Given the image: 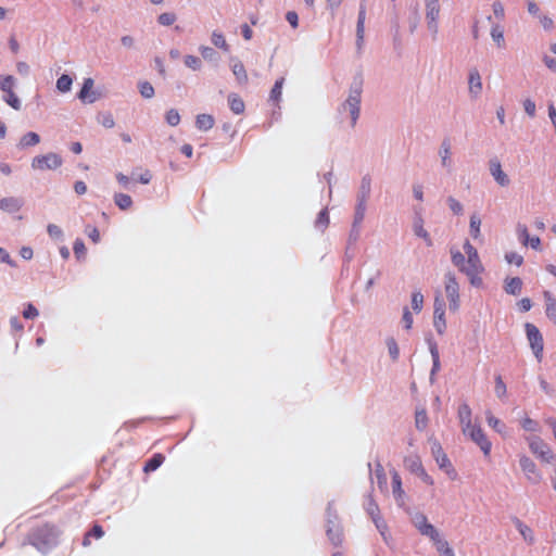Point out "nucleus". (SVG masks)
Here are the masks:
<instances>
[{
  "label": "nucleus",
  "mask_w": 556,
  "mask_h": 556,
  "mask_svg": "<svg viewBox=\"0 0 556 556\" xmlns=\"http://www.w3.org/2000/svg\"><path fill=\"white\" fill-rule=\"evenodd\" d=\"M464 251L465 254L452 249V263L468 277L471 286L479 288L483 285L482 274L484 273V266L477 249L468 240L464 243Z\"/></svg>",
  "instance_id": "obj_1"
},
{
  "label": "nucleus",
  "mask_w": 556,
  "mask_h": 556,
  "mask_svg": "<svg viewBox=\"0 0 556 556\" xmlns=\"http://www.w3.org/2000/svg\"><path fill=\"white\" fill-rule=\"evenodd\" d=\"M61 535V530L52 523H43L31 529L27 540L37 551L42 554L54 548Z\"/></svg>",
  "instance_id": "obj_2"
},
{
  "label": "nucleus",
  "mask_w": 556,
  "mask_h": 556,
  "mask_svg": "<svg viewBox=\"0 0 556 556\" xmlns=\"http://www.w3.org/2000/svg\"><path fill=\"white\" fill-rule=\"evenodd\" d=\"M444 290L448 300V307L452 312H457L460 306L459 285L453 273L448 271L444 276Z\"/></svg>",
  "instance_id": "obj_3"
},
{
  "label": "nucleus",
  "mask_w": 556,
  "mask_h": 556,
  "mask_svg": "<svg viewBox=\"0 0 556 556\" xmlns=\"http://www.w3.org/2000/svg\"><path fill=\"white\" fill-rule=\"evenodd\" d=\"M362 96V81H356L351 88V92L346 101L342 104L343 110H348L352 117V126L354 127L359 116Z\"/></svg>",
  "instance_id": "obj_4"
},
{
  "label": "nucleus",
  "mask_w": 556,
  "mask_h": 556,
  "mask_svg": "<svg viewBox=\"0 0 556 556\" xmlns=\"http://www.w3.org/2000/svg\"><path fill=\"white\" fill-rule=\"evenodd\" d=\"M529 448L534 456L541 462L551 464L555 456L549 445L545 443L540 437H531L528 439Z\"/></svg>",
  "instance_id": "obj_5"
},
{
  "label": "nucleus",
  "mask_w": 556,
  "mask_h": 556,
  "mask_svg": "<svg viewBox=\"0 0 556 556\" xmlns=\"http://www.w3.org/2000/svg\"><path fill=\"white\" fill-rule=\"evenodd\" d=\"M526 333L528 341L530 343V346L533 351V354L538 362H541L543 358V350H544V343H543V337L539 330V328L530 323H527L526 326Z\"/></svg>",
  "instance_id": "obj_6"
},
{
  "label": "nucleus",
  "mask_w": 556,
  "mask_h": 556,
  "mask_svg": "<svg viewBox=\"0 0 556 556\" xmlns=\"http://www.w3.org/2000/svg\"><path fill=\"white\" fill-rule=\"evenodd\" d=\"M62 165V159L56 153H48L45 155H38L33 159L31 167L34 169L46 170L56 169Z\"/></svg>",
  "instance_id": "obj_7"
},
{
  "label": "nucleus",
  "mask_w": 556,
  "mask_h": 556,
  "mask_svg": "<svg viewBox=\"0 0 556 556\" xmlns=\"http://www.w3.org/2000/svg\"><path fill=\"white\" fill-rule=\"evenodd\" d=\"M414 525L422 535L428 536L432 541L433 545L443 539L425 515L417 516L414 520Z\"/></svg>",
  "instance_id": "obj_8"
},
{
  "label": "nucleus",
  "mask_w": 556,
  "mask_h": 556,
  "mask_svg": "<svg viewBox=\"0 0 556 556\" xmlns=\"http://www.w3.org/2000/svg\"><path fill=\"white\" fill-rule=\"evenodd\" d=\"M431 453L441 469H443L448 476H455V469L438 441L432 442Z\"/></svg>",
  "instance_id": "obj_9"
},
{
  "label": "nucleus",
  "mask_w": 556,
  "mask_h": 556,
  "mask_svg": "<svg viewBox=\"0 0 556 556\" xmlns=\"http://www.w3.org/2000/svg\"><path fill=\"white\" fill-rule=\"evenodd\" d=\"M463 433L468 435L481 448L485 456L490 455L492 444L479 425L470 427L469 431Z\"/></svg>",
  "instance_id": "obj_10"
},
{
  "label": "nucleus",
  "mask_w": 556,
  "mask_h": 556,
  "mask_svg": "<svg viewBox=\"0 0 556 556\" xmlns=\"http://www.w3.org/2000/svg\"><path fill=\"white\" fill-rule=\"evenodd\" d=\"M426 2V20L428 28L433 33H438V18L440 15L439 0H425Z\"/></svg>",
  "instance_id": "obj_11"
},
{
  "label": "nucleus",
  "mask_w": 556,
  "mask_h": 556,
  "mask_svg": "<svg viewBox=\"0 0 556 556\" xmlns=\"http://www.w3.org/2000/svg\"><path fill=\"white\" fill-rule=\"evenodd\" d=\"M519 465L529 481L532 483H539L541 481L542 476L538 470L536 465L530 457L527 455H521L519 457Z\"/></svg>",
  "instance_id": "obj_12"
},
{
  "label": "nucleus",
  "mask_w": 556,
  "mask_h": 556,
  "mask_svg": "<svg viewBox=\"0 0 556 556\" xmlns=\"http://www.w3.org/2000/svg\"><path fill=\"white\" fill-rule=\"evenodd\" d=\"M490 173L501 187H506L509 185V178L507 174L502 169V165L497 159H492L490 161Z\"/></svg>",
  "instance_id": "obj_13"
},
{
  "label": "nucleus",
  "mask_w": 556,
  "mask_h": 556,
  "mask_svg": "<svg viewBox=\"0 0 556 556\" xmlns=\"http://www.w3.org/2000/svg\"><path fill=\"white\" fill-rule=\"evenodd\" d=\"M458 419L462 426L463 432L469 431L471 424V409L467 403L459 405L458 407Z\"/></svg>",
  "instance_id": "obj_14"
},
{
  "label": "nucleus",
  "mask_w": 556,
  "mask_h": 556,
  "mask_svg": "<svg viewBox=\"0 0 556 556\" xmlns=\"http://www.w3.org/2000/svg\"><path fill=\"white\" fill-rule=\"evenodd\" d=\"M468 85H469V92L473 97H478L482 90V81H481L480 73L477 68L470 70Z\"/></svg>",
  "instance_id": "obj_15"
},
{
  "label": "nucleus",
  "mask_w": 556,
  "mask_h": 556,
  "mask_svg": "<svg viewBox=\"0 0 556 556\" xmlns=\"http://www.w3.org/2000/svg\"><path fill=\"white\" fill-rule=\"evenodd\" d=\"M92 88H93V79L92 78H86L84 80V84H83V87L78 93V98L83 101V102H88V103H92L96 101V97L92 92Z\"/></svg>",
  "instance_id": "obj_16"
},
{
  "label": "nucleus",
  "mask_w": 556,
  "mask_h": 556,
  "mask_svg": "<svg viewBox=\"0 0 556 556\" xmlns=\"http://www.w3.org/2000/svg\"><path fill=\"white\" fill-rule=\"evenodd\" d=\"M330 523L327 528V536L334 546H339L343 541L342 527L338 523Z\"/></svg>",
  "instance_id": "obj_17"
},
{
  "label": "nucleus",
  "mask_w": 556,
  "mask_h": 556,
  "mask_svg": "<svg viewBox=\"0 0 556 556\" xmlns=\"http://www.w3.org/2000/svg\"><path fill=\"white\" fill-rule=\"evenodd\" d=\"M545 314L556 325V299L549 291H544Z\"/></svg>",
  "instance_id": "obj_18"
},
{
  "label": "nucleus",
  "mask_w": 556,
  "mask_h": 556,
  "mask_svg": "<svg viewBox=\"0 0 556 556\" xmlns=\"http://www.w3.org/2000/svg\"><path fill=\"white\" fill-rule=\"evenodd\" d=\"M22 207V201L16 198H4L0 199V210L15 213L18 212Z\"/></svg>",
  "instance_id": "obj_19"
},
{
  "label": "nucleus",
  "mask_w": 556,
  "mask_h": 556,
  "mask_svg": "<svg viewBox=\"0 0 556 556\" xmlns=\"http://www.w3.org/2000/svg\"><path fill=\"white\" fill-rule=\"evenodd\" d=\"M228 103H229L230 110L235 114H242L245 110V104H244L243 100L237 93H230L228 96Z\"/></svg>",
  "instance_id": "obj_20"
},
{
  "label": "nucleus",
  "mask_w": 556,
  "mask_h": 556,
  "mask_svg": "<svg viewBox=\"0 0 556 556\" xmlns=\"http://www.w3.org/2000/svg\"><path fill=\"white\" fill-rule=\"evenodd\" d=\"M392 493L396 501H403L405 492L402 488V480L396 471L392 472Z\"/></svg>",
  "instance_id": "obj_21"
},
{
  "label": "nucleus",
  "mask_w": 556,
  "mask_h": 556,
  "mask_svg": "<svg viewBox=\"0 0 556 556\" xmlns=\"http://www.w3.org/2000/svg\"><path fill=\"white\" fill-rule=\"evenodd\" d=\"M165 460V456L161 453L154 454L144 465L143 471L149 473L155 471Z\"/></svg>",
  "instance_id": "obj_22"
},
{
  "label": "nucleus",
  "mask_w": 556,
  "mask_h": 556,
  "mask_svg": "<svg viewBox=\"0 0 556 556\" xmlns=\"http://www.w3.org/2000/svg\"><path fill=\"white\" fill-rule=\"evenodd\" d=\"M215 124L214 117L210 114H199L197 116L195 126L200 130H210Z\"/></svg>",
  "instance_id": "obj_23"
},
{
  "label": "nucleus",
  "mask_w": 556,
  "mask_h": 556,
  "mask_svg": "<svg viewBox=\"0 0 556 556\" xmlns=\"http://www.w3.org/2000/svg\"><path fill=\"white\" fill-rule=\"evenodd\" d=\"M231 70L239 84L248 83V74L241 61H233Z\"/></svg>",
  "instance_id": "obj_24"
},
{
  "label": "nucleus",
  "mask_w": 556,
  "mask_h": 556,
  "mask_svg": "<svg viewBox=\"0 0 556 556\" xmlns=\"http://www.w3.org/2000/svg\"><path fill=\"white\" fill-rule=\"evenodd\" d=\"M104 535L103 528L100 525H94L90 531H88L84 539H83V545L85 547L89 546L91 544V539H101Z\"/></svg>",
  "instance_id": "obj_25"
},
{
  "label": "nucleus",
  "mask_w": 556,
  "mask_h": 556,
  "mask_svg": "<svg viewBox=\"0 0 556 556\" xmlns=\"http://www.w3.org/2000/svg\"><path fill=\"white\" fill-rule=\"evenodd\" d=\"M365 17H366V9L364 5H361L359 13H358V20H357V29H356L358 46H361V43L364 39Z\"/></svg>",
  "instance_id": "obj_26"
},
{
  "label": "nucleus",
  "mask_w": 556,
  "mask_h": 556,
  "mask_svg": "<svg viewBox=\"0 0 556 556\" xmlns=\"http://www.w3.org/2000/svg\"><path fill=\"white\" fill-rule=\"evenodd\" d=\"M522 281L519 277H514L506 280L505 291L509 294L517 295L521 292Z\"/></svg>",
  "instance_id": "obj_27"
},
{
  "label": "nucleus",
  "mask_w": 556,
  "mask_h": 556,
  "mask_svg": "<svg viewBox=\"0 0 556 556\" xmlns=\"http://www.w3.org/2000/svg\"><path fill=\"white\" fill-rule=\"evenodd\" d=\"M39 142H40L39 135L37 132L29 131L21 138L18 147L23 149V148L36 146Z\"/></svg>",
  "instance_id": "obj_28"
},
{
  "label": "nucleus",
  "mask_w": 556,
  "mask_h": 556,
  "mask_svg": "<svg viewBox=\"0 0 556 556\" xmlns=\"http://www.w3.org/2000/svg\"><path fill=\"white\" fill-rule=\"evenodd\" d=\"M516 527H517L519 533L521 534V536L525 539V541H527L529 544L534 543V534H533L532 529L529 526H527L526 523H523L520 520H517Z\"/></svg>",
  "instance_id": "obj_29"
},
{
  "label": "nucleus",
  "mask_w": 556,
  "mask_h": 556,
  "mask_svg": "<svg viewBox=\"0 0 556 556\" xmlns=\"http://www.w3.org/2000/svg\"><path fill=\"white\" fill-rule=\"evenodd\" d=\"M486 421L488 425L498 433L503 434L505 432V425L498 418H496L491 412L486 413Z\"/></svg>",
  "instance_id": "obj_30"
},
{
  "label": "nucleus",
  "mask_w": 556,
  "mask_h": 556,
  "mask_svg": "<svg viewBox=\"0 0 556 556\" xmlns=\"http://www.w3.org/2000/svg\"><path fill=\"white\" fill-rule=\"evenodd\" d=\"M114 202L121 210H128L132 205L130 195L125 193H116L114 195Z\"/></svg>",
  "instance_id": "obj_31"
},
{
  "label": "nucleus",
  "mask_w": 556,
  "mask_h": 556,
  "mask_svg": "<svg viewBox=\"0 0 556 556\" xmlns=\"http://www.w3.org/2000/svg\"><path fill=\"white\" fill-rule=\"evenodd\" d=\"M491 37L498 48L505 47L504 30L500 25H495L492 27Z\"/></svg>",
  "instance_id": "obj_32"
},
{
  "label": "nucleus",
  "mask_w": 556,
  "mask_h": 556,
  "mask_svg": "<svg viewBox=\"0 0 556 556\" xmlns=\"http://www.w3.org/2000/svg\"><path fill=\"white\" fill-rule=\"evenodd\" d=\"M212 42L215 47L222 49L225 52L229 51V45L227 43L224 35L219 31L212 33Z\"/></svg>",
  "instance_id": "obj_33"
},
{
  "label": "nucleus",
  "mask_w": 556,
  "mask_h": 556,
  "mask_svg": "<svg viewBox=\"0 0 556 556\" xmlns=\"http://www.w3.org/2000/svg\"><path fill=\"white\" fill-rule=\"evenodd\" d=\"M405 465L409 471L418 473L424 469L422 463L418 456H412L405 459Z\"/></svg>",
  "instance_id": "obj_34"
},
{
  "label": "nucleus",
  "mask_w": 556,
  "mask_h": 556,
  "mask_svg": "<svg viewBox=\"0 0 556 556\" xmlns=\"http://www.w3.org/2000/svg\"><path fill=\"white\" fill-rule=\"evenodd\" d=\"M365 211H366V200L363 197L356 205L355 217H354V227H356L357 225H359L363 222L364 216H365Z\"/></svg>",
  "instance_id": "obj_35"
},
{
  "label": "nucleus",
  "mask_w": 556,
  "mask_h": 556,
  "mask_svg": "<svg viewBox=\"0 0 556 556\" xmlns=\"http://www.w3.org/2000/svg\"><path fill=\"white\" fill-rule=\"evenodd\" d=\"M283 83H285V78H279L276 80L274 87L271 88V91H270V100L278 103L281 99V93H282V86H283Z\"/></svg>",
  "instance_id": "obj_36"
},
{
  "label": "nucleus",
  "mask_w": 556,
  "mask_h": 556,
  "mask_svg": "<svg viewBox=\"0 0 556 556\" xmlns=\"http://www.w3.org/2000/svg\"><path fill=\"white\" fill-rule=\"evenodd\" d=\"M494 382H495L494 391H495L496 396L498 399H504L507 394V388H506V384H505L502 376L501 375L495 376Z\"/></svg>",
  "instance_id": "obj_37"
},
{
  "label": "nucleus",
  "mask_w": 556,
  "mask_h": 556,
  "mask_svg": "<svg viewBox=\"0 0 556 556\" xmlns=\"http://www.w3.org/2000/svg\"><path fill=\"white\" fill-rule=\"evenodd\" d=\"M72 84V78L68 75L63 74L56 80V88L61 92H67L71 90Z\"/></svg>",
  "instance_id": "obj_38"
},
{
  "label": "nucleus",
  "mask_w": 556,
  "mask_h": 556,
  "mask_svg": "<svg viewBox=\"0 0 556 556\" xmlns=\"http://www.w3.org/2000/svg\"><path fill=\"white\" fill-rule=\"evenodd\" d=\"M442 165L448 166L450 164V155H451V143L448 139L443 140L440 151Z\"/></svg>",
  "instance_id": "obj_39"
},
{
  "label": "nucleus",
  "mask_w": 556,
  "mask_h": 556,
  "mask_svg": "<svg viewBox=\"0 0 556 556\" xmlns=\"http://www.w3.org/2000/svg\"><path fill=\"white\" fill-rule=\"evenodd\" d=\"M414 231H415L416 236H418L425 240V242L427 243L428 247L432 245V240L430 238V235L424 228L421 220L415 224Z\"/></svg>",
  "instance_id": "obj_40"
},
{
  "label": "nucleus",
  "mask_w": 556,
  "mask_h": 556,
  "mask_svg": "<svg viewBox=\"0 0 556 556\" xmlns=\"http://www.w3.org/2000/svg\"><path fill=\"white\" fill-rule=\"evenodd\" d=\"M424 307V295L420 291H416L412 294V308L415 313H420Z\"/></svg>",
  "instance_id": "obj_41"
},
{
  "label": "nucleus",
  "mask_w": 556,
  "mask_h": 556,
  "mask_svg": "<svg viewBox=\"0 0 556 556\" xmlns=\"http://www.w3.org/2000/svg\"><path fill=\"white\" fill-rule=\"evenodd\" d=\"M434 546L441 556H455L454 551L450 546L448 542L444 539L439 541Z\"/></svg>",
  "instance_id": "obj_42"
},
{
  "label": "nucleus",
  "mask_w": 556,
  "mask_h": 556,
  "mask_svg": "<svg viewBox=\"0 0 556 556\" xmlns=\"http://www.w3.org/2000/svg\"><path fill=\"white\" fill-rule=\"evenodd\" d=\"M14 77L11 75L0 76V89L5 93L13 91Z\"/></svg>",
  "instance_id": "obj_43"
},
{
  "label": "nucleus",
  "mask_w": 556,
  "mask_h": 556,
  "mask_svg": "<svg viewBox=\"0 0 556 556\" xmlns=\"http://www.w3.org/2000/svg\"><path fill=\"white\" fill-rule=\"evenodd\" d=\"M366 511L371 517V519L380 517V509L371 496L368 497L366 503Z\"/></svg>",
  "instance_id": "obj_44"
},
{
  "label": "nucleus",
  "mask_w": 556,
  "mask_h": 556,
  "mask_svg": "<svg viewBox=\"0 0 556 556\" xmlns=\"http://www.w3.org/2000/svg\"><path fill=\"white\" fill-rule=\"evenodd\" d=\"M386 343H387L388 351H389V354H390L391 358L393 361H396L399 358V355H400V349H399V345H397L395 339L394 338H388Z\"/></svg>",
  "instance_id": "obj_45"
},
{
  "label": "nucleus",
  "mask_w": 556,
  "mask_h": 556,
  "mask_svg": "<svg viewBox=\"0 0 556 556\" xmlns=\"http://www.w3.org/2000/svg\"><path fill=\"white\" fill-rule=\"evenodd\" d=\"M140 94L146 99H151L154 96V88L149 81L139 84Z\"/></svg>",
  "instance_id": "obj_46"
},
{
  "label": "nucleus",
  "mask_w": 556,
  "mask_h": 556,
  "mask_svg": "<svg viewBox=\"0 0 556 556\" xmlns=\"http://www.w3.org/2000/svg\"><path fill=\"white\" fill-rule=\"evenodd\" d=\"M445 304L441 296L437 295L434 299V311L433 317H444L445 316Z\"/></svg>",
  "instance_id": "obj_47"
},
{
  "label": "nucleus",
  "mask_w": 556,
  "mask_h": 556,
  "mask_svg": "<svg viewBox=\"0 0 556 556\" xmlns=\"http://www.w3.org/2000/svg\"><path fill=\"white\" fill-rule=\"evenodd\" d=\"M4 101L14 110L21 109V101L14 91L5 92Z\"/></svg>",
  "instance_id": "obj_48"
},
{
  "label": "nucleus",
  "mask_w": 556,
  "mask_h": 556,
  "mask_svg": "<svg viewBox=\"0 0 556 556\" xmlns=\"http://www.w3.org/2000/svg\"><path fill=\"white\" fill-rule=\"evenodd\" d=\"M176 14L172 12H165L159 15L157 21L163 26H170L176 21Z\"/></svg>",
  "instance_id": "obj_49"
},
{
  "label": "nucleus",
  "mask_w": 556,
  "mask_h": 556,
  "mask_svg": "<svg viewBox=\"0 0 556 556\" xmlns=\"http://www.w3.org/2000/svg\"><path fill=\"white\" fill-rule=\"evenodd\" d=\"M517 233H518V238H519L520 242L525 247H527L528 243H529V239H530L527 226L522 225V224H518V226H517Z\"/></svg>",
  "instance_id": "obj_50"
},
{
  "label": "nucleus",
  "mask_w": 556,
  "mask_h": 556,
  "mask_svg": "<svg viewBox=\"0 0 556 556\" xmlns=\"http://www.w3.org/2000/svg\"><path fill=\"white\" fill-rule=\"evenodd\" d=\"M185 64L187 67L193 70V71H198L201 68V60L195 56V55H186L185 56Z\"/></svg>",
  "instance_id": "obj_51"
},
{
  "label": "nucleus",
  "mask_w": 556,
  "mask_h": 556,
  "mask_svg": "<svg viewBox=\"0 0 556 556\" xmlns=\"http://www.w3.org/2000/svg\"><path fill=\"white\" fill-rule=\"evenodd\" d=\"M166 122L170 126H177L180 122V115L177 110L170 109L165 115Z\"/></svg>",
  "instance_id": "obj_52"
},
{
  "label": "nucleus",
  "mask_w": 556,
  "mask_h": 556,
  "mask_svg": "<svg viewBox=\"0 0 556 556\" xmlns=\"http://www.w3.org/2000/svg\"><path fill=\"white\" fill-rule=\"evenodd\" d=\"M329 225V214L326 208L321 210L316 219V226L325 229Z\"/></svg>",
  "instance_id": "obj_53"
},
{
  "label": "nucleus",
  "mask_w": 556,
  "mask_h": 556,
  "mask_svg": "<svg viewBox=\"0 0 556 556\" xmlns=\"http://www.w3.org/2000/svg\"><path fill=\"white\" fill-rule=\"evenodd\" d=\"M481 220L477 215L470 217V233L473 238H478L480 235Z\"/></svg>",
  "instance_id": "obj_54"
},
{
  "label": "nucleus",
  "mask_w": 556,
  "mask_h": 556,
  "mask_svg": "<svg viewBox=\"0 0 556 556\" xmlns=\"http://www.w3.org/2000/svg\"><path fill=\"white\" fill-rule=\"evenodd\" d=\"M521 427L526 431H531V432H536L539 430V424L535 420L531 419L530 417H525L521 420Z\"/></svg>",
  "instance_id": "obj_55"
},
{
  "label": "nucleus",
  "mask_w": 556,
  "mask_h": 556,
  "mask_svg": "<svg viewBox=\"0 0 556 556\" xmlns=\"http://www.w3.org/2000/svg\"><path fill=\"white\" fill-rule=\"evenodd\" d=\"M372 521L376 525L379 532L381 533L383 540L387 541L388 540V538H387L388 526H387L386 521L381 518V516L372 519Z\"/></svg>",
  "instance_id": "obj_56"
},
{
  "label": "nucleus",
  "mask_w": 556,
  "mask_h": 556,
  "mask_svg": "<svg viewBox=\"0 0 556 556\" xmlns=\"http://www.w3.org/2000/svg\"><path fill=\"white\" fill-rule=\"evenodd\" d=\"M73 250H74V253L76 255V257L79 260V258H83L86 254V247L83 242V240L80 239H77L75 242H74V247H73Z\"/></svg>",
  "instance_id": "obj_57"
},
{
  "label": "nucleus",
  "mask_w": 556,
  "mask_h": 556,
  "mask_svg": "<svg viewBox=\"0 0 556 556\" xmlns=\"http://www.w3.org/2000/svg\"><path fill=\"white\" fill-rule=\"evenodd\" d=\"M505 260L509 263V264H515L517 266H521L522 263H523V257L516 253V252H509L505 255Z\"/></svg>",
  "instance_id": "obj_58"
},
{
  "label": "nucleus",
  "mask_w": 556,
  "mask_h": 556,
  "mask_svg": "<svg viewBox=\"0 0 556 556\" xmlns=\"http://www.w3.org/2000/svg\"><path fill=\"white\" fill-rule=\"evenodd\" d=\"M447 203L454 214L459 215L463 213V205L455 198L450 197Z\"/></svg>",
  "instance_id": "obj_59"
},
{
  "label": "nucleus",
  "mask_w": 556,
  "mask_h": 556,
  "mask_svg": "<svg viewBox=\"0 0 556 556\" xmlns=\"http://www.w3.org/2000/svg\"><path fill=\"white\" fill-rule=\"evenodd\" d=\"M38 309L31 304H27L24 312H23V317L26 318V319H34L38 316Z\"/></svg>",
  "instance_id": "obj_60"
},
{
  "label": "nucleus",
  "mask_w": 556,
  "mask_h": 556,
  "mask_svg": "<svg viewBox=\"0 0 556 556\" xmlns=\"http://www.w3.org/2000/svg\"><path fill=\"white\" fill-rule=\"evenodd\" d=\"M402 320H403V324H404V327L406 330L412 329L413 316H412V313L409 312L408 307H404Z\"/></svg>",
  "instance_id": "obj_61"
},
{
  "label": "nucleus",
  "mask_w": 556,
  "mask_h": 556,
  "mask_svg": "<svg viewBox=\"0 0 556 556\" xmlns=\"http://www.w3.org/2000/svg\"><path fill=\"white\" fill-rule=\"evenodd\" d=\"M100 123L105 128H113L115 125L114 117L111 113H105L101 116Z\"/></svg>",
  "instance_id": "obj_62"
},
{
  "label": "nucleus",
  "mask_w": 556,
  "mask_h": 556,
  "mask_svg": "<svg viewBox=\"0 0 556 556\" xmlns=\"http://www.w3.org/2000/svg\"><path fill=\"white\" fill-rule=\"evenodd\" d=\"M523 108L529 116L533 117L535 115V103L531 99H526L523 101Z\"/></svg>",
  "instance_id": "obj_63"
},
{
  "label": "nucleus",
  "mask_w": 556,
  "mask_h": 556,
  "mask_svg": "<svg viewBox=\"0 0 556 556\" xmlns=\"http://www.w3.org/2000/svg\"><path fill=\"white\" fill-rule=\"evenodd\" d=\"M286 20L289 22V24L293 28H296L299 26V16H298L296 12H294V11L287 12Z\"/></svg>",
  "instance_id": "obj_64"
}]
</instances>
